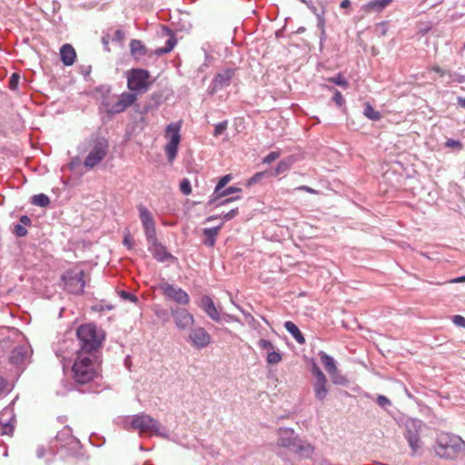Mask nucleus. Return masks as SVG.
Here are the masks:
<instances>
[{
	"instance_id": "obj_10",
	"label": "nucleus",
	"mask_w": 465,
	"mask_h": 465,
	"mask_svg": "<svg viewBox=\"0 0 465 465\" xmlns=\"http://www.w3.org/2000/svg\"><path fill=\"white\" fill-rule=\"evenodd\" d=\"M64 282L65 290L74 294H82L84 291V272L80 271L78 272H67L62 277Z\"/></svg>"
},
{
	"instance_id": "obj_37",
	"label": "nucleus",
	"mask_w": 465,
	"mask_h": 465,
	"mask_svg": "<svg viewBox=\"0 0 465 465\" xmlns=\"http://www.w3.org/2000/svg\"><path fill=\"white\" fill-rule=\"evenodd\" d=\"M282 360V357L281 353L274 349L267 353L266 361L269 364H278Z\"/></svg>"
},
{
	"instance_id": "obj_29",
	"label": "nucleus",
	"mask_w": 465,
	"mask_h": 465,
	"mask_svg": "<svg viewBox=\"0 0 465 465\" xmlns=\"http://www.w3.org/2000/svg\"><path fill=\"white\" fill-rule=\"evenodd\" d=\"M130 51L133 56L139 58L146 53L145 46L140 40L133 39L130 43Z\"/></svg>"
},
{
	"instance_id": "obj_11",
	"label": "nucleus",
	"mask_w": 465,
	"mask_h": 465,
	"mask_svg": "<svg viewBox=\"0 0 465 465\" xmlns=\"http://www.w3.org/2000/svg\"><path fill=\"white\" fill-rule=\"evenodd\" d=\"M159 289L167 299H170L180 305H187L190 302L188 293L182 288L173 284L162 282L159 285Z\"/></svg>"
},
{
	"instance_id": "obj_16",
	"label": "nucleus",
	"mask_w": 465,
	"mask_h": 465,
	"mask_svg": "<svg viewBox=\"0 0 465 465\" xmlns=\"http://www.w3.org/2000/svg\"><path fill=\"white\" fill-rule=\"evenodd\" d=\"M241 192H242V188L236 187V186H230L228 188H225V189L222 190L220 192V193H218V194L211 195L210 199L208 201V204L209 205L216 204V206H220V205L227 204L228 203H231L232 201L240 200L242 198V196L241 195H236V196H233V197L226 198L223 201H221L218 203H216L217 201L219 199L223 198V197H226V196H228L230 194L238 193H241Z\"/></svg>"
},
{
	"instance_id": "obj_31",
	"label": "nucleus",
	"mask_w": 465,
	"mask_h": 465,
	"mask_svg": "<svg viewBox=\"0 0 465 465\" xmlns=\"http://www.w3.org/2000/svg\"><path fill=\"white\" fill-rule=\"evenodd\" d=\"M363 115L371 121H379L381 119V114L376 111L370 103L364 104Z\"/></svg>"
},
{
	"instance_id": "obj_30",
	"label": "nucleus",
	"mask_w": 465,
	"mask_h": 465,
	"mask_svg": "<svg viewBox=\"0 0 465 465\" xmlns=\"http://www.w3.org/2000/svg\"><path fill=\"white\" fill-rule=\"evenodd\" d=\"M319 355L321 361L328 373L337 369L336 362L331 356L326 354L323 351H321Z\"/></svg>"
},
{
	"instance_id": "obj_45",
	"label": "nucleus",
	"mask_w": 465,
	"mask_h": 465,
	"mask_svg": "<svg viewBox=\"0 0 465 465\" xmlns=\"http://www.w3.org/2000/svg\"><path fill=\"white\" fill-rule=\"evenodd\" d=\"M20 75L17 73H14L9 79V88L13 91L16 90L19 84Z\"/></svg>"
},
{
	"instance_id": "obj_27",
	"label": "nucleus",
	"mask_w": 465,
	"mask_h": 465,
	"mask_svg": "<svg viewBox=\"0 0 465 465\" xmlns=\"http://www.w3.org/2000/svg\"><path fill=\"white\" fill-rule=\"evenodd\" d=\"M308 8L315 15L317 18V27L321 30L322 36L325 35L324 25H325V19L323 17L324 10L323 8H321L320 10L314 6L312 2H309L307 4Z\"/></svg>"
},
{
	"instance_id": "obj_35",
	"label": "nucleus",
	"mask_w": 465,
	"mask_h": 465,
	"mask_svg": "<svg viewBox=\"0 0 465 465\" xmlns=\"http://www.w3.org/2000/svg\"><path fill=\"white\" fill-rule=\"evenodd\" d=\"M14 420V418H10L8 420L4 421L3 417L0 419V424L2 425L1 433L3 435H11L14 431V425L12 424V421Z\"/></svg>"
},
{
	"instance_id": "obj_17",
	"label": "nucleus",
	"mask_w": 465,
	"mask_h": 465,
	"mask_svg": "<svg viewBox=\"0 0 465 465\" xmlns=\"http://www.w3.org/2000/svg\"><path fill=\"white\" fill-rule=\"evenodd\" d=\"M200 307L210 319L216 322H221V313L210 296L204 295L201 298Z\"/></svg>"
},
{
	"instance_id": "obj_38",
	"label": "nucleus",
	"mask_w": 465,
	"mask_h": 465,
	"mask_svg": "<svg viewBox=\"0 0 465 465\" xmlns=\"http://www.w3.org/2000/svg\"><path fill=\"white\" fill-rule=\"evenodd\" d=\"M328 81L330 83H332V84L339 85L342 88H348V86H349L348 81L341 74H338L335 76L330 77L328 79Z\"/></svg>"
},
{
	"instance_id": "obj_51",
	"label": "nucleus",
	"mask_w": 465,
	"mask_h": 465,
	"mask_svg": "<svg viewBox=\"0 0 465 465\" xmlns=\"http://www.w3.org/2000/svg\"><path fill=\"white\" fill-rule=\"evenodd\" d=\"M265 175L266 173L264 172L256 173L252 178H250L248 184L251 185L259 183Z\"/></svg>"
},
{
	"instance_id": "obj_3",
	"label": "nucleus",
	"mask_w": 465,
	"mask_h": 465,
	"mask_svg": "<svg viewBox=\"0 0 465 465\" xmlns=\"http://www.w3.org/2000/svg\"><path fill=\"white\" fill-rule=\"evenodd\" d=\"M79 349L76 352L98 354V349L102 345V338L98 334L94 324H83L76 331Z\"/></svg>"
},
{
	"instance_id": "obj_64",
	"label": "nucleus",
	"mask_w": 465,
	"mask_h": 465,
	"mask_svg": "<svg viewBox=\"0 0 465 465\" xmlns=\"http://www.w3.org/2000/svg\"><path fill=\"white\" fill-rule=\"evenodd\" d=\"M457 103L460 107L465 108V97H457Z\"/></svg>"
},
{
	"instance_id": "obj_32",
	"label": "nucleus",
	"mask_w": 465,
	"mask_h": 465,
	"mask_svg": "<svg viewBox=\"0 0 465 465\" xmlns=\"http://www.w3.org/2000/svg\"><path fill=\"white\" fill-rule=\"evenodd\" d=\"M292 163L293 159L292 157L281 160L274 170V175H279L287 172Z\"/></svg>"
},
{
	"instance_id": "obj_19",
	"label": "nucleus",
	"mask_w": 465,
	"mask_h": 465,
	"mask_svg": "<svg viewBox=\"0 0 465 465\" xmlns=\"http://www.w3.org/2000/svg\"><path fill=\"white\" fill-rule=\"evenodd\" d=\"M148 250L152 252L153 258L160 262H164L168 260L175 259L158 241L155 243L148 245Z\"/></svg>"
},
{
	"instance_id": "obj_57",
	"label": "nucleus",
	"mask_w": 465,
	"mask_h": 465,
	"mask_svg": "<svg viewBox=\"0 0 465 465\" xmlns=\"http://www.w3.org/2000/svg\"><path fill=\"white\" fill-rule=\"evenodd\" d=\"M242 312L245 318V321L250 324V325H254L256 323V320L255 318L250 313V312H247L243 310H242Z\"/></svg>"
},
{
	"instance_id": "obj_61",
	"label": "nucleus",
	"mask_w": 465,
	"mask_h": 465,
	"mask_svg": "<svg viewBox=\"0 0 465 465\" xmlns=\"http://www.w3.org/2000/svg\"><path fill=\"white\" fill-rule=\"evenodd\" d=\"M446 282H448V283H461V282H465V275L450 279V280L447 281Z\"/></svg>"
},
{
	"instance_id": "obj_36",
	"label": "nucleus",
	"mask_w": 465,
	"mask_h": 465,
	"mask_svg": "<svg viewBox=\"0 0 465 465\" xmlns=\"http://www.w3.org/2000/svg\"><path fill=\"white\" fill-rule=\"evenodd\" d=\"M231 174L223 175L220 178L219 182L217 183L213 193L212 195H215L220 193L222 190H223L224 186L232 180Z\"/></svg>"
},
{
	"instance_id": "obj_42",
	"label": "nucleus",
	"mask_w": 465,
	"mask_h": 465,
	"mask_svg": "<svg viewBox=\"0 0 465 465\" xmlns=\"http://www.w3.org/2000/svg\"><path fill=\"white\" fill-rule=\"evenodd\" d=\"M329 89L333 91V96H332L333 102L337 105L341 106L345 103V100H344L341 93L333 87H330Z\"/></svg>"
},
{
	"instance_id": "obj_63",
	"label": "nucleus",
	"mask_w": 465,
	"mask_h": 465,
	"mask_svg": "<svg viewBox=\"0 0 465 465\" xmlns=\"http://www.w3.org/2000/svg\"><path fill=\"white\" fill-rule=\"evenodd\" d=\"M5 388H6V381L2 376H0V394L5 393Z\"/></svg>"
},
{
	"instance_id": "obj_8",
	"label": "nucleus",
	"mask_w": 465,
	"mask_h": 465,
	"mask_svg": "<svg viewBox=\"0 0 465 465\" xmlns=\"http://www.w3.org/2000/svg\"><path fill=\"white\" fill-rule=\"evenodd\" d=\"M149 71L142 68H134L127 73V86L130 91L143 93L151 84Z\"/></svg>"
},
{
	"instance_id": "obj_18",
	"label": "nucleus",
	"mask_w": 465,
	"mask_h": 465,
	"mask_svg": "<svg viewBox=\"0 0 465 465\" xmlns=\"http://www.w3.org/2000/svg\"><path fill=\"white\" fill-rule=\"evenodd\" d=\"M288 449L300 454L303 458L311 457L314 451V448L310 443H307L297 437H295L291 445L288 446Z\"/></svg>"
},
{
	"instance_id": "obj_46",
	"label": "nucleus",
	"mask_w": 465,
	"mask_h": 465,
	"mask_svg": "<svg viewBox=\"0 0 465 465\" xmlns=\"http://www.w3.org/2000/svg\"><path fill=\"white\" fill-rule=\"evenodd\" d=\"M227 125H228V122L227 121H223L219 124H217L214 127V132H213V135L214 136H219L221 135L222 134H223V132L226 130L227 128Z\"/></svg>"
},
{
	"instance_id": "obj_4",
	"label": "nucleus",
	"mask_w": 465,
	"mask_h": 465,
	"mask_svg": "<svg viewBox=\"0 0 465 465\" xmlns=\"http://www.w3.org/2000/svg\"><path fill=\"white\" fill-rule=\"evenodd\" d=\"M108 147L107 140L98 135L92 136L88 141L83 143L79 148L80 151L85 152L89 149V153L84 162V167L92 169L100 163L106 156Z\"/></svg>"
},
{
	"instance_id": "obj_56",
	"label": "nucleus",
	"mask_w": 465,
	"mask_h": 465,
	"mask_svg": "<svg viewBox=\"0 0 465 465\" xmlns=\"http://www.w3.org/2000/svg\"><path fill=\"white\" fill-rule=\"evenodd\" d=\"M123 243L128 249H132L133 248L134 242H133V239H132V237H131L129 232L124 235Z\"/></svg>"
},
{
	"instance_id": "obj_60",
	"label": "nucleus",
	"mask_w": 465,
	"mask_h": 465,
	"mask_svg": "<svg viewBox=\"0 0 465 465\" xmlns=\"http://www.w3.org/2000/svg\"><path fill=\"white\" fill-rule=\"evenodd\" d=\"M295 190L305 191V192H307L309 193H312V194L318 193V192L316 190H314V189H312V188H311V187H309L307 185L299 186V187L295 188Z\"/></svg>"
},
{
	"instance_id": "obj_25",
	"label": "nucleus",
	"mask_w": 465,
	"mask_h": 465,
	"mask_svg": "<svg viewBox=\"0 0 465 465\" xmlns=\"http://www.w3.org/2000/svg\"><path fill=\"white\" fill-rule=\"evenodd\" d=\"M140 219L143 224V229L155 227V223L153 221V215L151 212L144 206L140 205L138 207Z\"/></svg>"
},
{
	"instance_id": "obj_23",
	"label": "nucleus",
	"mask_w": 465,
	"mask_h": 465,
	"mask_svg": "<svg viewBox=\"0 0 465 465\" xmlns=\"http://www.w3.org/2000/svg\"><path fill=\"white\" fill-rule=\"evenodd\" d=\"M278 443L282 447L288 448L292 441L295 439V432L292 429L281 428L278 430Z\"/></svg>"
},
{
	"instance_id": "obj_34",
	"label": "nucleus",
	"mask_w": 465,
	"mask_h": 465,
	"mask_svg": "<svg viewBox=\"0 0 465 465\" xmlns=\"http://www.w3.org/2000/svg\"><path fill=\"white\" fill-rule=\"evenodd\" d=\"M331 377V381L336 385H346L348 383V380L338 371V369L334 370L328 373Z\"/></svg>"
},
{
	"instance_id": "obj_13",
	"label": "nucleus",
	"mask_w": 465,
	"mask_h": 465,
	"mask_svg": "<svg viewBox=\"0 0 465 465\" xmlns=\"http://www.w3.org/2000/svg\"><path fill=\"white\" fill-rule=\"evenodd\" d=\"M171 315L173 318L176 327L180 330H185L191 327L194 322L193 315L185 308H171Z\"/></svg>"
},
{
	"instance_id": "obj_59",
	"label": "nucleus",
	"mask_w": 465,
	"mask_h": 465,
	"mask_svg": "<svg viewBox=\"0 0 465 465\" xmlns=\"http://www.w3.org/2000/svg\"><path fill=\"white\" fill-rule=\"evenodd\" d=\"M156 316L163 321L169 320V313L166 310H159L156 312Z\"/></svg>"
},
{
	"instance_id": "obj_62",
	"label": "nucleus",
	"mask_w": 465,
	"mask_h": 465,
	"mask_svg": "<svg viewBox=\"0 0 465 465\" xmlns=\"http://www.w3.org/2000/svg\"><path fill=\"white\" fill-rule=\"evenodd\" d=\"M45 455V449L44 446H38L36 449V456L39 459H42Z\"/></svg>"
},
{
	"instance_id": "obj_49",
	"label": "nucleus",
	"mask_w": 465,
	"mask_h": 465,
	"mask_svg": "<svg viewBox=\"0 0 465 465\" xmlns=\"http://www.w3.org/2000/svg\"><path fill=\"white\" fill-rule=\"evenodd\" d=\"M280 157L279 152L269 153L262 160L263 163H271Z\"/></svg>"
},
{
	"instance_id": "obj_33",
	"label": "nucleus",
	"mask_w": 465,
	"mask_h": 465,
	"mask_svg": "<svg viewBox=\"0 0 465 465\" xmlns=\"http://www.w3.org/2000/svg\"><path fill=\"white\" fill-rule=\"evenodd\" d=\"M31 203L40 207H46L50 203L49 197L45 193L35 194L31 198Z\"/></svg>"
},
{
	"instance_id": "obj_48",
	"label": "nucleus",
	"mask_w": 465,
	"mask_h": 465,
	"mask_svg": "<svg viewBox=\"0 0 465 465\" xmlns=\"http://www.w3.org/2000/svg\"><path fill=\"white\" fill-rule=\"evenodd\" d=\"M449 76L453 82H457L459 84L465 83V74H461L456 72H450Z\"/></svg>"
},
{
	"instance_id": "obj_22",
	"label": "nucleus",
	"mask_w": 465,
	"mask_h": 465,
	"mask_svg": "<svg viewBox=\"0 0 465 465\" xmlns=\"http://www.w3.org/2000/svg\"><path fill=\"white\" fill-rule=\"evenodd\" d=\"M61 61L66 66L72 65L76 58L74 47L69 44H64L60 49Z\"/></svg>"
},
{
	"instance_id": "obj_20",
	"label": "nucleus",
	"mask_w": 465,
	"mask_h": 465,
	"mask_svg": "<svg viewBox=\"0 0 465 465\" xmlns=\"http://www.w3.org/2000/svg\"><path fill=\"white\" fill-rule=\"evenodd\" d=\"M222 227L223 223L213 228H204L203 230V244L207 247H213L215 245L217 236Z\"/></svg>"
},
{
	"instance_id": "obj_6",
	"label": "nucleus",
	"mask_w": 465,
	"mask_h": 465,
	"mask_svg": "<svg viewBox=\"0 0 465 465\" xmlns=\"http://www.w3.org/2000/svg\"><path fill=\"white\" fill-rule=\"evenodd\" d=\"M137 99L136 94L124 92L118 97L104 98L102 105L109 115H114L124 112Z\"/></svg>"
},
{
	"instance_id": "obj_26",
	"label": "nucleus",
	"mask_w": 465,
	"mask_h": 465,
	"mask_svg": "<svg viewBox=\"0 0 465 465\" xmlns=\"http://www.w3.org/2000/svg\"><path fill=\"white\" fill-rule=\"evenodd\" d=\"M164 30L166 31L167 35H169V38L166 40L163 47H159L154 51L156 55H162L171 52L177 43L175 36L171 33V31L168 28H164Z\"/></svg>"
},
{
	"instance_id": "obj_53",
	"label": "nucleus",
	"mask_w": 465,
	"mask_h": 465,
	"mask_svg": "<svg viewBox=\"0 0 465 465\" xmlns=\"http://www.w3.org/2000/svg\"><path fill=\"white\" fill-rule=\"evenodd\" d=\"M125 38V34L123 30L117 29L113 36V41L122 42Z\"/></svg>"
},
{
	"instance_id": "obj_14",
	"label": "nucleus",
	"mask_w": 465,
	"mask_h": 465,
	"mask_svg": "<svg viewBox=\"0 0 465 465\" xmlns=\"http://www.w3.org/2000/svg\"><path fill=\"white\" fill-rule=\"evenodd\" d=\"M235 70L233 68H226L221 72H219L215 77L213 79L210 86L209 93L211 94L216 93L219 90H222L230 85L232 78L234 75Z\"/></svg>"
},
{
	"instance_id": "obj_7",
	"label": "nucleus",
	"mask_w": 465,
	"mask_h": 465,
	"mask_svg": "<svg viewBox=\"0 0 465 465\" xmlns=\"http://www.w3.org/2000/svg\"><path fill=\"white\" fill-rule=\"evenodd\" d=\"M422 427L423 422L418 419H410L405 423L404 438L411 450V456L417 455L422 448V441L420 440Z\"/></svg>"
},
{
	"instance_id": "obj_15",
	"label": "nucleus",
	"mask_w": 465,
	"mask_h": 465,
	"mask_svg": "<svg viewBox=\"0 0 465 465\" xmlns=\"http://www.w3.org/2000/svg\"><path fill=\"white\" fill-rule=\"evenodd\" d=\"M189 341L197 349H203L211 342V335L203 327L192 328L189 334Z\"/></svg>"
},
{
	"instance_id": "obj_9",
	"label": "nucleus",
	"mask_w": 465,
	"mask_h": 465,
	"mask_svg": "<svg viewBox=\"0 0 465 465\" xmlns=\"http://www.w3.org/2000/svg\"><path fill=\"white\" fill-rule=\"evenodd\" d=\"M181 124L179 123H171L166 126L165 136L169 139L164 146V151L169 162H173L177 155L178 146L181 141L180 135Z\"/></svg>"
},
{
	"instance_id": "obj_58",
	"label": "nucleus",
	"mask_w": 465,
	"mask_h": 465,
	"mask_svg": "<svg viewBox=\"0 0 465 465\" xmlns=\"http://www.w3.org/2000/svg\"><path fill=\"white\" fill-rule=\"evenodd\" d=\"M238 213V209L235 208V209H232L231 210L230 212L226 213L224 215H223V220L224 221H230L232 220V218H234L236 216V214Z\"/></svg>"
},
{
	"instance_id": "obj_50",
	"label": "nucleus",
	"mask_w": 465,
	"mask_h": 465,
	"mask_svg": "<svg viewBox=\"0 0 465 465\" xmlns=\"http://www.w3.org/2000/svg\"><path fill=\"white\" fill-rule=\"evenodd\" d=\"M120 296L123 299L128 300V301H130V302H132L134 303H136L138 302V298L135 295H134V294H132V293H130V292H128L126 291H121L120 292Z\"/></svg>"
},
{
	"instance_id": "obj_44",
	"label": "nucleus",
	"mask_w": 465,
	"mask_h": 465,
	"mask_svg": "<svg viewBox=\"0 0 465 465\" xmlns=\"http://www.w3.org/2000/svg\"><path fill=\"white\" fill-rule=\"evenodd\" d=\"M258 346L260 349L266 351L267 353L274 349V345L270 341L265 339H260L258 341Z\"/></svg>"
},
{
	"instance_id": "obj_43",
	"label": "nucleus",
	"mask_w": 465,
	"mask_h": 465,
	"mask_svg": "<svg viewBox=\"0 0 465 465\" xmlns=\"http://www.w3.org/2000/svg\"><path fill=\"white\" fill-rule=\"evenodd\" d=\"M180 190L184 195H189L192 193L191 183L188 179L184 178L180 183Z\"/></svg>"
},
{
	"instance_id": "obj_55",
	"label": "nucleus",
	"mask_w": 465,
	"mask_h": 465,
	"mask_svg": "<svg viewBox=\"0 0 465 465\" xmlns=\"http://www.w3.org/2000/svg\"><path fill=\"white\" fill-rule=\"evenodd\" d=\"M19 224H22L25 227H29L32 225V220L29 216L27 215H22L20 218H19Z\"/></svg>"
},
{
	"instance_id": "obj_40",
	"label": "nucleus",
	"mask_w": 465,
	"mask_h": 465,
	"mask_svg": "<svg viewBox=\"0 0 465 465\" xmlns=\"http://www.w3.org/2000/svg\"><path fill=\"white\" fill-rule=\"evenodd\" d=\"M311 371L315 378V381H322L327 379L316 362H312Z\"/></svg>"
},
{
	"instance_id": "obj_2",
	"label": "nucleus",
	"mask_w": 465,
	"mask_h": 465,
	"mask_svg": "<svg viewBox=\"0 0 465 465\" xmlns=\"http://www.w3.org/2000/svg\"><path fill=\"white\" fill-rule=\"evenodd\" d=\"M433 450L440 459L454 460L465 453V441L456 434L442 431L437 434Z\"/></svg>"
},
{
	"instance_id": "obj_54",
	"label": "nucleus",
	"mask_w": 465,
	"mask_h": 465,
	"mask_svg": "<svg viewBox=\"0 0 465 465\" xmlns=\"http://www.w3.org/2000/svg\"><path fill=\"white\" fill-rule=\"evenodd\" d=\"M445 145L450 148H459V149H460L462 146L461 143L460 141L454 140V139H448Z\"/></svg>"
},
{
	"instance_id": "obj_52",
	"label": "nucleus",
	"mask_w": 465,
	"mask_h": 465,
	"mask_svg": "<svg viewBox=\"0 0 465 465\" xmlns=\"http://www.w3.org/2000/svg\"><path fill=\"white\" fill-rule=\"evenodd\" d=\"M452 322L457 326L465 328V318L461 315H454L452 317Z\"/></svg>"
},
{
	"instance_id": "obj_28",
	"label": "nucleus",
	"mask_w": 465,
	"mask_h": 465,
	"mask_svg": "<svg viewBox=\"0 0 465 465\" xmlns=\"http://www.w3.org/2000/svg\"><path fill=\"white\" fill-rule=\"evenodd\" d=\"M284 328L286 331L292 335V337L296 340V341L300 344H303L305 342V339L301 332L300 329L297 327L295 323L291 321H287L284 323Z\"/></svg>"
},
{
	"instance_id": "obj_21",
	"label": "nucleus",
	"mask_w": 465,
	"mask_h": 465,
	"mask_svg": "<svg viewBox=\"0 0 465 465\" xmlns=\"http://www.w3.org/2000/svg\"><path fill=\"white\" fill-rule=\"evenodd\" d=\"M392 0H369L361 6L365 13H381L382 12Z\"/></svg>"
},
{
	"instance_id": "obj_5",
	"label": "nucleus",
	"mask_w": 465,
	"mask_h": 465,
	"mask_svg": "<svg viewBox=\"0 0 465 465\" xmlns=\"http://www.w3.org/2000/svg\"><path fill=\"white\" fill-rule=\"evenodd\" d=\"M128 426L141 433L150 432L163 438L168 437L166 429L157 420L145 413L132 416Z\"/></svg>"
},
{
	"instance_id": "obj_1",
	"label": "nucleus",
	"mask_w": 465,
	"mask_h": 465,
	"mask_svg": "<svg viewBox=\"0 0 465 465\" xmlns=\"http://www.w3.org/2000/svg\"><path fill=\"white\" fill-rule=\"evenodd\" d=\"M76 383L85 384L100 375L101 361L98 354L77 352L72 367Z\"/></svg>"
},
{
	"instance_id": "obj_39",
	"label": "nucleus",
	"mask_w": 465,
	"mask_h": 465,
	"mask_svg": "<svg viewBox=\"0 0 465 465\" xmlns=\"http://www.w3.org/2000/svg\"><path fill=\"white\" fill-rule=\"evenodd\" d=\"M144 230V235H145V238L148 242V245L152 244V243H155L158 240H157V237H156V230H155V227H152V228H147V229H143Z\"/></svg>"
},
{
	"instance_id": "obj_41",
	"label": "nucleus",
	"mask_w": 465,
	"mask_h": 465,
	"mask_svg": "<svg viewBox=\"0 0 465 465\" xmlns=\"http://www.w3.org/2000/svg\"><path fill=\"white\" fill-rule=\"evenodd\" d=\"M12 232L17 237H24L27 234L26 227L19 223L14 224Z\"/></svg>"
},
{
	"instance_id": "obj_47",
	"label": "nucleus",
	"mask_w": 465,
	"mask_h": 465,
	"mask_svg": "<svg viewBox=\"0 0 465 465\" xmlns=\"http://www.w3.org/2000/svg\"><path fill=\"white\" fill-rule=\"evenodd\" d=\"M376 401L380 407L384 409L391 405V401H390V399L384 395H379L377 397Z\"/></svg>"
},
{
	"instance_id": "obj_24",
	"label": "nucleus",
	"mask_w": 465,
	"mask_h": 465,
	"mask_svg": "<svg viewBox=\"0 0 465 465\" xmlns=\"http://www.w3.org/2000/svg\"><path fill=\"white\" fill-rule=\"evenodd\" d=\"M327 379L325 380H322V381H315L312 384V387H313V391H314V394H315V398L318 400V401H324L328 395V388H327Z\"/></svg>"
},
{
	"instance_id": "obj_12",
	"label": "nucleus",
	"mask_w": 465,
	"mask_h": 465,
	"mask_svg": "<svg viewBox=\"0 0 465 465\" xmlns=\"http://www.w3.org/2000/svg\"><path fill=\"white\" fill-rule=\"evenodd\" d=\"M32 348L28 343H24L15 347L10 354V362L17 367H21L30 362Z\"/></svg>"
}]
</instances>
